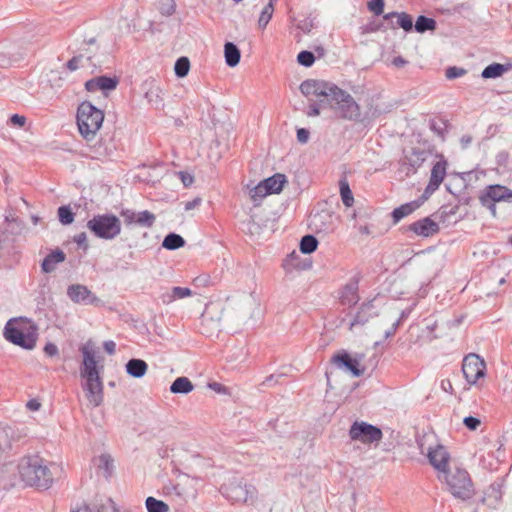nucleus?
Listing matches in <instances>:
<instances>
[{
	"label": "nucleus",
	"mask_w": 512,
	"mask_h": 512,
	"mask_svg": "<svg viewBox=\"0 0 512 512\" xmlns=\"http://www.w3.org/2000/svg\"><path fill=\"white\" fill-rule=\"evenodd\" d=\"M18 472L21 480L27 486L48 489L53 483L50 469L38 455L23 457L18 464Z\"/></svg>",
	"instance_id": "nucleus-1"
},
{
	"label": "nucleus",
	"mask_w": 512,
	"mask_h": 512,
	"mask_svg": "<svg viewBox=\"0 0 512 512\" xmlns=\"http://www.w3.org/2000/svg\"><path fill=\"white\" fill-rule=\"evenodd\" d=\"M76 121L81 136L90 141L96 136L104 121V113L89 101H83L77 108Z\"/></svg>",
	"instance_id": "nucleus-2"
},
{
	"label": "nucleus",
	"mask_w": 512,
	"mask_h": 512,
	"mask_svg": "<svg viewBox=\"0 0 512 512\" xmlns=\"http://www.w3.org/2000/svg\"><path fill=\"white\" fill-rule=\"evenodd\" d=\"M5 338L22 348L32 349L36 345L37 329L24 319H15L7 322L4 328Z\"/></svg>",
	"instance_id": "nucleus-3"
},
{
	"label": "nucleus",
	"mask_w": 512,
	"mask_h": 512,
	"mask_svg": "<svg viewBox=\"0 0 512 512\" xmlns=\"http://www.w3.org/2000/svg\"><path fill=\"white\" fill-rule=\"evenodd\" d=\"M438 479L444 482L451 494L460 499H468L472 496L473 484L468 472L455 467L444 474H438Z\"/></svg>",
	"instance_id": "nucleus-4"
},
{
	"label": "nucleus",
	"mask_w": 512,
	"mask_h": 512,
	"mask_svg": "<svg viewBox=\"0 0 512 512\" xmlns=\"http://www.w3.org/2000/svg\"><path fill=\"white\" fill-rule=\"evenodd\" d=\"M333 89L327 102L335 111L336 115L346 120L359 121L361 117L360 107L353 97L337 86Z\"/></svg>",
	"instance_id": "nucleus-5"
},
{
	"label": "nucleus",
	"mask_w": 512,
	"mask_h": 512,
	"mask_svg": "<svg viewBox=\"0 0 512 512\" xmlns=\"http://www.w3.org/2000/svg\"><path fill=\"white\" fill-rule=\"evenodd\" d=\"M87 228L98 238L112 240L121 233V221L111 213L98 214L87 222Z\"/></svg>",
	"instance_id": "nucleus-6"
},
{
	"label": "nucleus",
	"mask_w": 512,
	"mask_h": 512,
	"mask_svg": "<svg viewBox=\"0 0 512 512\" xmlns=\"http://www.w3.org/2000/svg\"><path fill=\"white\" fill-rule=\"evenodd\" d=\"M501 201L512 203V191L503 185H488L482 194V206L486 207L493 217H496L495 203Z\"/></svg>",
	"instance_id": "nucleus-7"
},
{
	"label": "nucleus",
	"mask_w": 512,
	"mask_h": 512,
	"mask_svg": "<svg viewBox=\"0 0 512 512\" xmlns=\"http://www.w3.org/2000/svg\"><path fill=\"white\" fill-rule=\"evenodd\" d=\"M349 436L354 441H360L364 444L379 442L383 433L380 428L366 422H354L349 430Z\"/></svg>",
	"instance_id": "nucleus-8"
},
{
	"label": "nucleus",
	"mask_w": 512,
	"mask_h": 512,
	"mask_svg": "<svg viewBox=\"0 0 512 512\" xmlns=\"http://www.w3.org/2000/svg\"><path fill=\"white\" fill-rule=\"evenodd\" d=\"M80 351L83 355L82 365L80 367V376L82 378L100 376V369L97 366L95 350L90 342L82 345Z\"/></svg>",
	"instance_id": "nucleus-9"
},
{
	"label": "nucleus",
	"mask_w": 512,
	"mask_h": 512,
	"mask_svg": "<svg viewBox=\"0 0 512 512\" xmlns=\"http://www.w3.org/2000/svg\"><path fill=\"white\" fill-rule=\"evenodd\" d=\"M67 295L74 303L93 305L95 307H100L103 305L101 299L94 295L85 285H70L67 289Z\"/></svg>",
	"instance_id": "nucleus-10"
},
{
	"label": "nucleus",
	"mask_w": 512,
	"mask_h": 512,
	"mask_svg": "<svg viewBox=\"0 0 512 512\" xmlns=\"http://www.w3.org/2000/svg\"><path fill=\"white\" fill-rule=\"evenodd\" d=\"M85 382L82 388L85 392L86 399L92 407H98L104 399V386L100 376L84 378Z\"/></svg>",
	"instance_id": "nucleus-11"
},
{
	"label": "nucleus",
	"mask_w": 512,
	"mask_h": 512,
	"mask_svg": "<svg viewBox=\"0 0 512 512\" xmlns=\"http://www.w3.org/2000/svg\"><path fill=\"white\" fill-rule=\"evenodd\" d=\"M336 85L330 84L325 81L309 79L305 80L300 85V91L303 95L324 97L326 101L329 100Z\"/></svg>",
	"instance_id": "nucleus-12"
},
{
	"label": "nucleus",
	"mask_w": 512,
	"mask_h": 512,
	"mask_svg": "<svg viewBox=\"0 0 512 512\" xmlns=\"http://www.w3.org/2000/svg\"><path fill=\"white\" fill-rule=\"evenodd\" d=\"M377 315L378 311L373 300L363 302L349 321L348 329L354 331L357 328H361Z\"/></svg>",
	"instance_id": "nucleus-13"
},
{
	"label": "nucleus",
	"mask_w": 512,
	"mask_h": 512,
	"mask_svg": "<svg viewBox=\"0 0 512 512\" xmlns=\"http://www.w3.org/2000/svg\"><path fill=\"white\" fill-rule=\"evenodd\" d=\"M428 153L422 149L412 148L400 161L401 170L408 176L417 171L427 159Z\"/></svg>",
	"instance_id": "nucleus-14"
},
{
	"label": "nucleus",
	"mask_w": 512,
	"mask_h": 512,
	"mask_svg": "<svg viewBox=\"0 0 512 512\" xmlns=\"http://www.w3.org/2000/svg\"><path fill=\"white\" fill-rule=\"evenodd\" d=\"M338 300L341 305L347 307H352L359 302L360 296L358 278H351L345 285H343L339 289Z\"/></svg>",
	"instance_id": "nucleus-15"
},
{
	"label": "nucleus",
	"mask_w": 512,
	"mask_h": 512,
	"mask_svg": "<svg viewBox=\"0 0 512 512\" xmlns=\"http://www.w3.org/2000/svg\"><path fill=\"white\" fill-rule=\"evenodd\" d=\"M363 358V354H356V356L352 358L347 352H342L334 355L332 362L340 367L346 368L353 376L360 377L365 372V368H360V362Z\"/></svg>",
	"instance_id": "nucleus-16"
},
{
	"label": "nucleus",
	"mask_w": 512,
	"mask_h": 512,
	"mask_svg": "<svg viewBox=\"0 0 512 512\" xmlns=\"http://www.w3.org/2000/svg\"><path fill=\"white\" fill-rule=\"evenodd\" d=\"M428 459L434 469L438 471V474H444L450 470V455L444 446L437 445L435 448H430Z\"/></svg>",
	"instance_id": "nucleus-17"
},
{
	"label": "nucleus",
	"mask_w": 512,
	"mask_h": 512,
	"mask_svg": "<svg viewBox=\"0 0 512 512\" xmlns=\"http://www.w3.org/2000/svg\"><path fill=\"white\" fill-rule=\"evenodd\" d=\"M462 373L468 384L477 383L480 378V356L478 354L470 353L464 357Z\"/></svg>",
	"instance_id": "nucleus-18"
},
{
	"label": "nucleus",
	"mask_w": 512,
	"mask_h": 512,
	"mask_svg": "<svg viewBox=\"0 0 512 512\" xmlns=\"http://www.w3.org/2000/svg\"><path fill=\"white\" fill-rule=\"evenodd\" d=\"M215 307L213 305L206 306L201 315V332L208 337L213 336L221 330V317H213Z\"/></svg>",
	"instance_id": "nucleus-19"
},
{
	"label": "nucleus",
	"mask_w": 512,
	"mask_h": 512,
	"mask_svg": "<svg viewBox=\"0 0 512 512\" xmlns=\"http://www.w3.org/2000/svg\"><path fill=\"white\" fill-rule=\"evenodd\" d=\"M119 84V79L116 76H98L94 77L85 83V88L89 92H95L97 90L101 91H112L115 90L117 85Z\"/></svg>",
	"instance_id": "nucleus-20"
},
{
	"label": "nucleus",
	"mask_w": 512,
	"mask_h": 512,
	"mask_svg": "<svg viewBox=\"0 0 512 512\" xmlns=\"http://www.w3.org/2000/svg\"><path fill=\"white\" fill-rule=\"evenodd\" d=\"M408 231L415 233L417 236L430 237L439 231V225L429 217H425L411 223Z\"/></svg>",
	"instance_id": "nucleus-21"
},
{
	"label": "nucleus",
	"mask_w": 512,
	"mask_h": 512,
	"mask_svg": "<svg viewBox=\"0 0 512 512\" xmlns=\"http://www.w3.org/2000/svg\"><path fill=\"white\" fill-rule=\"evenodd\" d=\"M446 166L447 163L445 160H440L435 163L431 170V176L425 189V194H432L439 188L446 175Z\"/></svg>",
	"instance_id": "nucleus-22"
},
{
	"label": "nucleus",
	"mask_w": 512,
	"mask_h": 512,
	"mask_svg": "<svg viewBox=\"0 0 512 512\" xmlns=\"http://www.w3.org/2000/svg\"><path fill=\"white\" fill-rule=\"evenodd\" d=\"M145 85L147 86L145 91V99L147 102L156 109L163 108L164 101L161 87L154 80L146 81Z\"/></svg>",
	"instance_id": "nucleus-23"
},
{
	"label": "nucleus",
	"mask_w": 512,
	"mask_h": 512,
	"mask_svg": "<svg viewBox=\"0 0 512 512\" xmlns=\"http://www.w3.org/2000/svg\"><path fill=\"white\" fill-rule=\"evenodd\" d=\"M193 295V292L191 289L187 287H173L170 290H166L162 292L159 296L160 301L164 305H170L175 300L183 299L186 297H190Z\"/></svg>",
	"instance_id": "nucleus-24"
},
{
	"label": "nucleus",
	"mask_w": 512,
	"mask_h": 512,
	"mask_svg": "<svg viewBox=\"0 0 512 512\" xmlns=\"http://www.w3.org/2000/svg\"><path fill=\"white\" fill-rule=\"evenodd\" d=\"M311 225L317 232H329L333 229L332 215L327 211H321L311 216Z\"/></svg>",
	"instance_id": "nucleus-25"
},
{
	"label": "nucleus",
	"mask_w": 512,
	"mask_h": 512,
	"mask_svg": "<svg viewBox=\"0 0 512 512\" xmlns=\"http://www.w3.org/2000/svg\"><path fill=\"white\" fill-rule=\"evenodd\" d=\"M65 259V253L60 249H55L43 259L41 269L44 273H51L55 270L56 265L64 262Z\"/></svg>",
	"instance_id": "nucleus-26"
},
{
	"label": "nucleus",
	"mask_w": 512,
	"mask_h": 512,
	"mask_svg": "<svg viewBox=\"0 0 512 512\" xmlns=\"http://www.w3.org/2000/svg\"><path fill=\"white\" fill-rule=\"evenodd\" d=\"M262 182L270 194H278L282 191L287 179L284 174L276 173L273 176L262 180Z\"/></svg>",
	"instance_id": "nucleus-27"
},
{
	"label": "nucleus",
	"mask_w": 512,
	"mask_h": 512,
	"mask_svg": "<svg viewBox=\"0 0 512 512\" xmlns=\"http://www.w3.org/2000/svg\"><path fill=\"white\" fill-rule=\"evenodd\" d=\"M148 369L147 363L142 359H130L126 363V372L134 378L143 377Z\"/></svg>",
	"instance_id": "nucleus-28"
},
{
	"label": "nucleus",
	"mask_w": 512,
	"mask_h": 512,
	"mask_svg": "<svg viewBox=\"0 0 512 512\" xmlns=\"http://www.w3.org/2000/svg\"><path fill=\"white\" fill-rule=\"evenodd\" d=\"M512 69V64H500L493 63L488 65L482 70V78L491 79L502 76L505 72H508Z\"/></svg>",
	"instance_id": "nucleus-29"
},
{
	"label": "nucleus",
	"mask_w": 512,
	"mask_h": 512,
	"mask_svg": "<svg viewBox=\"0 0 512 512\" xmlns=\"http://www.w3.org/2000/svg\"><path fill=\"white\" fill-rule=\"evenodd\" d=\"M224 57L229 67H235L240 62L241 52L234 43L227 42L224 45Z\"/></svg>",
	"instance_id": "nucleus-30"
},
{
	"label": "nucleus",
	"mask_w": 512,
	"mask_h": 512,
	"mask_svg": "<svg viewBox=\"0 0 512 512\" xmlns=\"http://www.w3.org/2000/svg\"><path fill=\"white\" fill-rule=\"evenodd\" d=\"M194 389L193 383L187 377L176 378L170 386V392L173 394H188Z\"/></svg>",
	"instance_id": "nucleus-31"
},
{
	"label": "nucleus",
	"mask_w": 512,
	"mask_h": 512,
	"mask_svg": "<svg viewBox=\"0 0 512 512\" xmlns=\"http://www.w3.org/2000/svg\"><path fill=\"white\" fill-rule=\"evenodd\" d=\"M419 206L417 201H412L395 208L392 212L394 223H398L402 218L412 214Z\"/></svg>",
	"instance_id": "nucleus-32"
},
{
	"label": "nucleus",
	"mask_w": 512,
	"mask_h": 512,
	"mask_svg": "<svg viewBox=\"0 0 512 512\" xmlns=\"http://www.w3.org/2000/svg\"><path fill=\"white\" fill-rule=\"evenodd\" d=\"M340 195L343 204L346 207H351L354 204V197L346 177H342L339 181Z\"/></svg>",
	"instance_id": "nucleus-33"
},
{
	"label": "nucleus",
	"mask_w": 512,
	"mask_h": 512,
	"mask_svg": "<svg viewBox=\"0 0 512 512\" xmlns=\"http://www.w3.org/2000/svg\"><path fill=\"white\" fill-rule=\"evenodd\" d=\"M392 17H397L398 25L403 28L406 32H409L413 29V19L412 17L405 12H391L384 16L385 19H389Z\"/></svg>",
	"instance_id": "nucleus-34"
},
{
	"label": "nucleus",
	"mask_w": 512,
	"mask_h": 512,
	"mask_svg": "<svg viewBox=\"0 0 512 512\" xmlns=\"http://www.w3.org/2000/svg\"><path fill=\"white\" fill-rule=\"evenodd\" d=\"M437 23L433 18L420 15L415 22L414 28L418 33H425L426 31H434Z\"/></svg>",
	"instance_id": "nucleus-35"
},
{
	"label": "nucleus",
	"mask_w": 512,
	"mask_h": 512,
	"mask_svg": "<svg viewBox=\"0 0 512 512\" xmlns=\"http://www.w3.org/2000/svg\"><path fill=\"white\" fill-rule=\"evenodd\" d=\"M185 245V240L182 236L176 233H169L165 236L162 247L167 250H176Z\"/></svg>",
	"instance_id": "nucleus-36"
},
{
	"label": "nucleus",
	"mask_w": 512,
	"mask_h": 512,
	"mask_svg": "<svg viewBox=\"0 0 512 512\" xmlns=\"http://www.w3.org/2000/svg\"><path fill=\"white\" fill-rule=\"evenodd\" d=\"M277 0H269L268 4L262 9L259 19L258 26L260 29L264 30L269 21L271 20L274 13V4Z\"/></svg>",
	"instance_id": "nucleus-37"
},
{
	"label": "nucleus",
	"mask_w": 512,
	"mask_h": 512,
	"mask_svg": "<svg viewBox=\"0 0 512 512\" xmlns=\"http://www.w3.org/2000/svg\"><path fill=\"white\" fill-rule=\"evenodd\" d=\"M269 194L270 193L268 192L267 188L265 187L262 181L249 190L250 198L255 205H259L260 202Z\"/></svg>",
	"instance_id": "nucleus-38"
},
{
	"label": "nucleus",
	"mask_w": 512,
	"mask_h": 512,
	"mask_svg": "<svg viewBox=\"0 0 512 512\" xmlns=\"http://www.w3.org/2000/svg\"><path fill=\"white\" fill-rule=\"evenodd\" d=\"M318 240L313 235H305L300 241V251L303 254H310L317 249Z\"/></svg>",
	"instance_id": "nucleus-39"
},
{
	"label": "nucleus",
	"mask_w": 512,
	"mask_h": 512,
	"mask_svg": "<svg viewBox=\"0 0 512 512\" xmlns=\"http://www.w3.org/2000/svg\"><path fill=\"white\" fill-rule=\"evenodd\" d=\"M155 220L156 216L152 212L144 210L137 213L136 224L141 227L151 228Z\"/></svg>",
	"instance_id": "nucleus-40"
},
{
	"label": "nucleus",
	"mask_w": 512,
	"mask_h": 512,
	"mask_svg": "<svg viewBox=\"0 0 512 512\" xmlns=\"http://www.w3.org/2000/svg\"><path fill=\"white\" fill-rule=\"evenodd\" d=\"M146 508L148 512H168L169 506L161 501L157 500L154 497H148L146 499Z\"/></svg>",
	"instance_id": "nucleus-41"
},
{
	"label": "nucleus",
	"mask_w": 512,
	"mask_h": 512,
	"mask_svg": "<svg viewBox=\"0 0 512 512\" xmlns=\"http://www.w3.org/2000/svg\"><path fill=\"white\" fill-rule=\"evenodd\" d=\"M190 70V61L187 57H180L176 60L174 71L176 76L183 78L187 76Z\"/></svg>",
	"instance_id": "nucleus-42"
},
{
	"label": "nucleus",
	"mask_w": 512,
	"mask_h": 512,
	"mask_svg": "<svg viewBox=\"0 0 512 512\" xmlns=\"http://www.w3.org/2000/svg\"><path fill=\"white\" fill-rule=\"evenodd\" d=\"M59 221L63 225H69L74 221V213L68 206H61L58 208Z\"/></svg>",
	"instance_id": "nucleus-43"
},
{
	"label": "nucleus",
	"mask_w": 512,
	"mask_h": 512,
	"mask_svg": "<svg viewBox=\"0 0 512 512\" xmlns=\"http://www.w3.org/2000/svg\"><path fill=\"white\" fill-rule=\"evenodd\" d=\"M297 61L304 67H311L315 62V55L313 52L304 50L298 54Z\"/></svg>",
	"instance_id": "nucleus-44"
},
{
	"label": "nucleus",
	"mask_w": 512,
	"mask_h": 512,
	"mask_svg": "<svg viewBox=\"0 0 512 512\" xmlns=\"http://www.w3.org/2000/svg\"><path fill=\"white\" fill-rule=\"evenodd\" d=\"M175 0H161L159 11L163 16H171L175 12Z\"/></svg>",
	"instance_id": "nucleus-45"
},
{
	"label": "nucleus",
	"mask_w": 512,
	"mask_h": 512,
	"mask_svg": "<svg viewBox=\"0 0 512 512\" xmlns=\"http://www.w3.org/2000/svg\"><path fill=\"white\" fill-rule=\"evenodd\" d=\"M368 9L379 16L384 11V0H371L368 2Z\"/></svg>",
	"instance_id": "nucleus-46"
},
{
	"label": "nucleus",
	"mask_w": 512,
	"mask_h": 512,
	"mask_svg": "<svg viewBox=\"0 0 512 512\" xmlns=\"http://www.w3.org/2000/svg\"><path fill=\"white\" fill-rule=\"evenodd\" d=\"M466 74V70L456 66H452L446 69L445 76L447 79H455Z\"/></svg>",
	"instance_id": "nucleus-47"
},
{
	"label": "nucleus",
	"mask_w": 512,
	"mask_h": 512,
	"mask_svg": "<svg viewBox=\"0 0 512 512\" xmlns=\"http://www.w3.org/2000/svg\"><path fill=\"white\" fill-rule=\"evenodd\" d=\"M112 465V458L108 454H102L98 457V467L109 472Z\"/></svg>",
	"instance_id": "nucleus-48"
},
{
	"label": "nucleus",
	"mask_w": 512,
	"mask_h": 512,
	"mask_svg": "<svg viewBox=\"0 0 512 512\" xmlns=\"http://www.w3.org/2000/svg\"><path fill=\"white\" fill-rule=\"evenodd\" d=\"M463 423L469 430L474 431L480 425V419L468 416L464 418Z\"/></svg>",
	"instance_id": "nucleus-49"
},
{
	"label": "nucleus",
	"mask_w": 512,
	"mask_h": 512,
	"mask_svg": "<svg viewBox=\"0 0 512 512\" xmlns=\"http://www.w3.org/2000/svg\"><path fill=\"white\" fill-rule=\"evenodd\" d=\"M5 221L11 227L12 231H14L15 229L20 231L23 228V223L18 218L6 216Z\"/></svg>",
	"instance_id": "nucleus-50"
},
{
	"label": "nucleus",
	"mask_w": 512,
	"mask_h": 512,
	"mask_svg": "<svg viewBox=\"0 0 512 512\" xmlns=\"http://www.w3.org/2000/svg\"><path fill=\"white\" fill-rule=\"evenodd\" d=\"M122 217L127 225L136 223L137 213L132 210H124L121 212Z\"/></svg>",
	"instance_id": "nucleus-51"
},
{
	"label": "nucleus",
	"mask_w": 512,
	"mask_h": 512,
	"mask_svg": "<svg viewBox=\"0 0 512 512\" xmlns=\"http://www.w3.org/2000/svg\"><path fill=\"white\" fill-rule=\"evenodd\" d=\"M314 27L313 20L305 19L300 21L297 25V28L303 31L304 33H310Z\"/></svg>",
	"instance_id": "nucleus-52"
},
{
	"label": "nucleus",
	"mask_w": 512,
	"mask_h": 512,
	"mask_svg": "<svg viewBox=\"0 0 512 512\" xmlns=\"http://www.w3.org/2000/svg\"><path fill=\"white\" fill-rule=\"evenodd\" d=\"M83 59V56L82 55H78V56H74L73 58H71L68 62H67V68L70 70V71H75L77 70L79 67H80V63Z\"/></svg>",
	"instance_id": "nucleus-53"
},
{
	"label": "nucleus",
	"mask_w": 512,
	"mask_h": 512,
	"mask_svg": "<svg viewBox=\"0 0 512 512\" xmlns=\"http://www.w3.org/2000/svg\"><path fill=\"white\" fill-rule=\"evenodd\" d=\"M309 135H310V133H309V131L307 129L299 128L297 130V140H298V142L301 143V144L307 143L308 140H309Z\"/></svg>",
	"instance_id": "nucleus-54"
},
{
	"label": "nucleus",
	"mask_w": 512,
	"mask_h": 512,
	"mask_svg": "<svg viewBox=\"0 0 512 512\" xmlns=\"http://www.w3.org/2000/svg\"><path fill=\"white\" fill-rule=\"evenodd\" d=\"M325 98L323 100H320V104L313 103L309 106V110L307 112L308 116H318L320 114V105L324 103Z\"/></svg>",
	"instance_id": "nucleus-55"
},
{
	"label": "nucleus",
	"mask_w": 512,
	"mask_h": 512,
	"mask_svg": "<svg viewBox=\"0 0 512 512\" xmlns=\"http://www.w3.org/2000/svg\"><path fill=\"white\" fill-rule=\"evenodd\" d=\"M10 122L13 125H17L19 127H23L26 123V118L22 115L14 114L10 118Z\"/></svg>",
	"instance_id": "nucleus-56"
},
{
	"label": "nucleus",
	"mask_w": 512,
	"mask_h": 512,
	"mask_svg": "<svg viewBox=\"0 0 512 512\" xmlns=\"http://www.w3.org/2000/svg\"><path fill=\"white\" fill-rule=\"evenodd\" d=\"M44 352L48 356H55L58 354V347L54 343H47L44 347Z\"/></svg>",
	"instance_id": "nucleus-57"
},
{
	"label": "nucleus",
	"mask_w": 512,
	"mask_h": 512,
	"mask_svg": "<svg viewBox=\"0 0 512 512\" xmlns=\"http://www.w3.org/2000/svg\"><path fill=\"white\" fill-rule=\"evenodd\" d=\"M104 350L109 354L113 355L116 350V344L115 342L108 340L103 343Z\"/></svg>",
	"instance_id": "nucleus-58"
},
{
	"label": "nucleus",
	"mask_w": 512,
	"mask_h": 512,
	"mask_svg": "<svg viewBox=\"0 0 512 512\" xmlns=\"http://www.w3.org/2000/svg\"><path fill=\"white\" fill-rule=\"evenodd\" d=\"M74 241H75L79 246H85V247H87V236H86V233H85V232H81V233L77 234V235L74 237Z\"/></svg>",
	"instance_id": "nucleus-59"
},
{
	"label": "nucleus",
	"mask_w": 512,
	"mask_h": 512,
	"mask_svg": "<svg viewBox=\"0 0 512 512\" xmlns=\"http://www.w3.org/2000/svg\"><path fill=\"white\" fill-rule=\"evenodd\" d=\"M200 203H201V198L196 197L193 200L186 202L184 209H185V211L192 210V209L196 208L197 206H199Z\"/></svg>",
	"instance_id": "nucleus-60"
},
{
	"label": "nucleus",
	"mask_w": 512,
	"mask_h": 512,
	"mask_svg": "<svg viewBox=\"0 0 512 512\" xmlns=\"http://www.w3.org/2000/svg\"><path fill=\"white\" fill-rule=\"evenodd\" d=\"M194 283H196L197 285L206 286L209 283V276L208 275H202V276L196 277L194 279Z\"/></svg>",
	"instance_id": "nucleus-61"
},
{
	"label": "nucleus",
	"mask_w": 512,
	"mask_h": 512,
	"mask_svg": "<svg viewBox=\"0 0 512 512\" xmlns=\"http://www.w3.org/2000/svg\"><path fill=\"white\" fill-rule=\"evenodd\" d=\"M392 63L394 66L400 68L405 66L407 64V61L403 57L397 56L393 59Z\"/></svg>",
	"instance_id": "nucleus-62"
},
{
	"label": "nucleus",
	"mask_w": 512,
	"mask_h": 512,
	"mask_svg": "<svg viewBox=\"0 0 512 512\" xmlns=\"http://www.w3.org/2000/svg\"><path fill=\"white\" fill-rule=\"evenodd\" d=\"M27 407L32 411H36L40 408V403L37 400L32 399L27 402Z\"/></svg>",
	"instance_id": "nucleus-63"
},
{
	"label": "nucleus",
	"mask_w": 512,
	"mask_h": 512,
	"mask_svg": "<svg viewBox=\"0 0 512 512\" xmlns=\"http://www.w3.org/2000/svg\"><path fill=\"white\" fill-rule=\"evenodd\" d=\"M461 146L462 148H467L469 146V144L472 142V138L470 136H462L461 140Z\"/></svg>",
	"instance_id": "nucleus-64"
}]
</instances>
